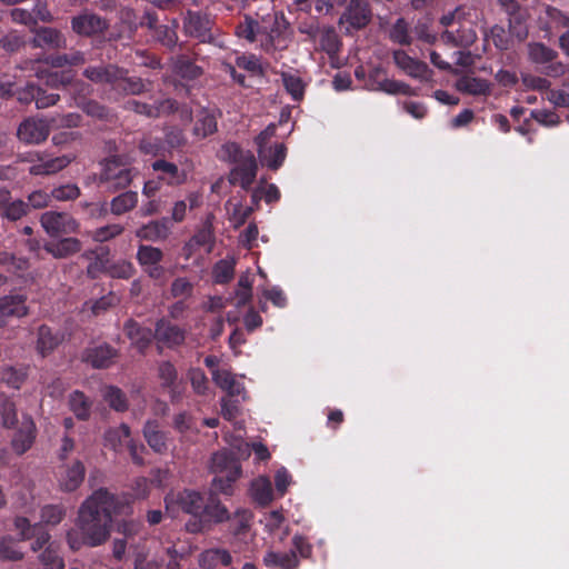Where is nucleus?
<instances>
[{"label": "nucleus", "mask_w": 569, "mask_h": 569, "mask_svg": "<svg viewBox=\"0 0 569 569\" xmlns=\"http://www.w3.org/2000/svg\"><path fill=\"white\" fill-rule=\"evenodd\" d=\"M117 512L113 495L99 489L88 497L78 510L74 527L67 532V542L72 550L83 546L98 547L110 536L112 513Z\"/></svg>", "instance_id": "nucleus-1"}, {"label": "nucleus", "mask_w": 569, "mask_h": 569, "mask_svg": "<svg viewBox=\"0 0 569 569\" xmlns=\"http://www.w3.org/2000/svg\"><path fill=\"white\" fill-rule=\"evenodd\" d=\"M234 451H219L212 456L211 471L216 476H228L229 480H237L241 475L240 459L250 456L249 443L239 440L232 445Z\"/></svg>", "instance_id": "nucleus-2"}, {"label": "nucleus", "mask_w": 569, "mask_h": 569, "mask_svg": "<svg viewBox=\"0 0 569 569\" xmlns=\"http://www.w3.org/2000/svg\"><path fill=\"white\" fill-rule=\"evenodd\" d=\"M134 174L128 162H123L119 157H112L103 163L100 182L106 184L108 190L116 191L128 187Z\"/></svg>", "instance_id": "nucleus-3"}, {"label": "nucleus", "mask_w": 569, "mask_h": 569, "mask_svg": "<svg viewBox=\"0 0 569 569\" xmlns=\"http://www.w3.org/2000/svg\"><path fill=\"white\" fill-rule=\"evenodd\" d=\"M40 223L46 233L52 238L76 233L79 222L67 212L46 211L40 217Z\"/></svg>", "instance_id": "nucleus-4"}, {"label": "nucleus", "mask_w": 569, "mask_h": 569, "mask_svg": "<svg viewBox=\"0 0 569 569\" xmlns=\"http://www.w3.org/2000/svg\"><path fill=\"white\" fill-rule=\"evenodd\" d=\"M166 511L171 517L177 516L176 505L187 513L192 516H201L203 515V498L200 493L196 491L186 490L177 496L173 493H169L164 498Z\"/></svg>", "instance_id": "nucleus-5"}, {"label": "nucleus", "mask_w": 569, "mask_h": 569, "mask_svg": "<svg viewBox=\"0 0 569 569\" xmlns=\"http://www.w3.org/2000/svg\"><path fill=\"white\" fill-rule=\"evenodd\" d=\"M76 159L74 154L50 157L37 152L30 159L29 173L32 176H51L67 168Z\"/></svg>", "instance_id": "nucleus-6"}, {"label": "nucleus", "mask_w": 569, "mask_h": 569, "mask_svg": "<svg viewBox=\"0 0 569 569\" xmlns=\"http://www.w3.org/2000/svg\"><path fill=\"white\" fill-rule=\"evenodd\" d=\"M366 87L371 91H382L388 94L417 96V91L408 83L389 79L380 69L370 71Z\"/></svg>", "instance_id": "nucleus-7"}, {"label": "nucleus", "mask_w": 569, "mask_h": 569, "mask_svg": "<svg viewBox=\"0 0 569 569\" xmlns=\"http://www.w3.org/2000/svg\"><path fill=\"white\" fill-rule=\"evenodd\" d=\"M104 440L112 449L118 450L122 445H126L130 451L132 461L136 465H143L142 453L146 451L142 445H136L130 438V428L127 425H121L118 428L110 429L104 435Z\"/></svg>", "instance_id": "nucleus-8"}, {"label": "nucleus", "mask_w": 569, "mask_h": 569, "mask_svg": "<svg viewBox=\"0 0 569 569\" xmlns=\"http://www.w3.org/2000/svg\"><path fill=\"white\" fill-rule=\"evenodd\" d=\"M257 161L251 151L242 156L241 161L234 164L229 174L231 184H239L242 189H249L257 176Z\"/></svg>", "instance_id": "nucleus-9"}, {"label": "nucleus", "mask_w": 569, "mask_h": 569, "mask_svg": "<svg viewBox=\"0 0 569 569\" xmlns=\"http://www.w3.org/2000/svg\"><path fill=\"white\" fill-rule=\"evenodd\" d=\"M271 23H278V17L276 14L263 18L261 22L246 17L244 21L237 27L236 32L238 37L249 42L258 40L260 34H268L270 40H272L273 29H270Z\"/></svg>", "instance_id": "nucleus-10"}, {"label": "nucleus", "mask_w": 569, "mask_h": 569, "mask_svg": "<svg viewBox=\"0 0 569 569\" xmlns=\"http://www.w3.org/2000/svg\"><path fill=\"white\" fill-rule=\"evenodd\" d=\"M50 128L49 120L29 118L19 126L17 133L21 141L38 144L48 138Z\"/></svg>", "instance_id": "nucleus-11"}, {"label": "nucleus", "mask_w": 569, "mask_h": 569, "mask_svg": "<svg viewBox=\"0 0 569 569\" xmlns=\"http://www.w3.org/2000/svg\"><path fill=\"white\" fill-rule=\"evenodd\" d=\"M393 61L407 76L420 81H428L431 78V70L428 66L410 56L403 50L393 52Z\"/></svg>", "instance_id": "nucleus-12"}, {"label": "nucleus", "mask_w": 569, "mask_h": 569, "mask_svg": "<svg viewBox=\"0 0 569 569\" xmlns=\"http://www.w3.org/2000/svg\"><path fill=\"white\" fill-rule=\"evenodd\" d=\"M183 30L186 34L198 39L201 42H210L211 20L208 16L200 12L189 11L183 20Z\"/></svg>", "instance_id": "nucleus-13"}, {"label": "nucleus", "mask_w": 569, "mask_h": 569, "mask_svg": "<svg viewBox=\"0 0 569 569\" xmlns=\"http://www.w3.org/2000/svg\"><path fill=\"white\" fill-rule=\"evenodd\" d=\"M36 425L30 416H22L19 427L11 439V447L17 455L27 452L36 439Z\"/></svg>", "instance_id": "nucleus-14"}, {"label": "nucleus", "mask_w": 569, "mask_h": 569, "mask_svg": "<svg viewBox=\"0 0 569 569\" xmlns=\"http://www.w3.org/2000/svg\"><path fill=\"white\" fill-rule=\"evenodd\" d=\"M371 19L368 0H350L349 6L342 17L340 23H349L352 29H361L366 27Z\"/></svg>", "instance_id": "nucleus-15"}, {"label": "nucleus", "mask_w": 569, "mask_h": 569, "mask_svg": "<svg viewBox=\"0 0 569 569\" xmlns=\"http://www.w3.org/2000/svg\"><path fill=\"white\" fill-rule=\"evenodd\" d=\"M83 76L98 84H108L114 90L116 84L122 78V69L116 64L93 66L83 70Z\"/></svg>", "instance_id": "nucleus-16"}, {"label": "nucleus", "mask_w": 569, "mask_h": 569, "mask_svg": "<svg viewBox=\"0 0 569 569\" xmlns=\"http://www.w3.org/2000/svg\"><path fill=\"white\" fill-rule=\"evenodd\" d=\"M86 468L80 460H74L64 465L58 476V483L63 491H74L80 487L84 479Z\"/></svg>", "instance_id": "nucleus-17"}, {"label": "nucleus", "mask_w": 569, "mask_h": 569, "mask_svg": "<svg viewBox=\"0 0 569 569\" xmlns=\"http://www.w3.org/2000/svg\"><path fill=\"white\" fill-rule=\"evenodd\" d=\"M107 22L98 14L84 11L71 19V29L79 36H92L102 32Z\"/></svg>", "instance_id": "nucleus-18"}, {"label": "nucleus", "mask_w": 569, "mask_h": 569, "mask_svg": "<svg viewBox=\"0 0 569 569\" xmlns=\"http://www.w3.org/2000/svg\"><path fill=\"white\" fill-rule=\"evenodd\" d=\"M457 26L458 28L455 30L447 29L443 31L440 37L441 41L453 47L466 48L472 44L477 39V34L470 24L465 20H460Z\"/></svg>", "instance_id": "nucleus-19"}, {"label": "nucleus", "mask_w": 569, "mask_h": 569, "mask_svg": "<svg viewBox=\"0 0 569 569\" xmlns=\"http://www.w3.org/2000/svg\"><path fill=\"white\" fill-rule=\"evenodd\" d=\"M28 313L26 299L22 296H4L0 298V327L13 318H21Z\"/></svg>", "instance_id": "nucleus-20"}, {"label": "nucleus", "mask_w": 569, "mask_h": 569, "mask_svg": "<svg viewBox=\"0 0 569 569\" xmlns=\"http://www.w3.org/2000/svg\"><path fill=\"white\" fill-rule=\"evenodd\" d=\"M158 377L161 386L168 389L172 401H178L183 392V386L178 381V373L173 365L170 362H162L158 368Z\"/></svg>", "instance_id": "nucleus-21"}, {"label": "nucleus", "mask_w": 569, "mask_h": 569, "mask_svg": "<svg viewBox=\"0 0 569 569\" xmlns=\"http://www.w3.org/2000/svg\"><path fill=\"white\" fill-rule=\"evenodd\" d=\"M63 340L60 331H53L50 327L42 325L37 330L36 350L41 357L50 355Z\"/></svg>", "instance_id": "nucleus-22"}, {"label": "nucleus", "mask_w": 569, "mask_h": 569, "mask_svg": "<svg viewBox=\"0 0 569 569\" xmlns=\"http://www.w3.org/2000/svg\"><path fill=\"white\" fill-rule=\"evenodd\" d=\"M154 338L159 343L171 348L181 345L186 335L178 326L167 320H160L156 326Z\"/></svg>", "instance_id": "nucleus-23"}, {"label": "nucleus", "mask_w": 569, "mask_h": 569, "mask_svg": "<svg viewBox=\"0 0 569 569\" xmlns=\"http://www.w3.org/2000/svg\"><path fill=\"white\" fill-rule=\"evenodd\" d=\"M32 46L36 48L63 49L67 47V39L61 31L43 27L36 31Z\"/></svg>", "instance_id": "nucleus-24"}, {"label": "nucleus", "mask_w": 569, "mask_h": 569, "mask_svg": "<svg viewBox=\"0 0 569 569\" xmlns=\"http://www.w3.org/2000/svg\"><path fill=\"white\" fill-rule=\"evenodd\" d=\"M171 224L168 218L153 220L143 224L136 231V237L147 241H159L166 239L170 233Z\"/></svg>", "instance_id": "nucleus-25"}, {"label": "nucleus", "mask_w": 569, "mask_h": 569, "mask_svg": "<svg viewBox=\"0 0 569 569\" xmlns=\"http://www.w3.org/2000/svg\"><path fill=\"white\" fill-rule=\"evenodd\" d=\"M258 156L261 164L277 170L286 159V147L283 143L260 144L258 146Z\"/></svg>", "instance_id": "nucleus-26"}, {"label": "nucleus", "mask_w": 569, "mask_h": 569, "mask_svg": "<svg viewBox=\"0 0 569 569\" xmlns=\"http://www.w3.org/2000/svg\"><path fill=\"white\" fill-rule=\"evenodd\" d=\"M143 437L148 446L157 453H163L168 449L167 433L160 429L157 420H148L143 427Z\"/></svg>", "instance_id": "nucleus-27"}, {"label": "nucleus", "mask_w": 569, "mask_h": 569, "mask_svg": "<svg viewBox=\"0 0 569 569\" xmlns=\"http://www.w3.org/2000/svg\"><path fill=\"white\" fill-rule=\"evenodd\" d=\"M153 171L159 172V180L171 186H179L186 182L187 172L180 170L174 163L166 160H157L151 164Z\"/></svg>", "instance_id": "nucleus-28"}, {"label": "nucleus", "mask_w": 569, "mask_h": 569, "mask_svg": "<svg viewBox=\"0 0 569 569\" xmlns=\"http://www.w3.org/2000/svg\"><path fill=\"white\" fill-rule=\"evenodd\" d=\"M124 331L127 337L131 340V343L140 351L143 352L144 349L150 345L152 338H154V333L149 328H143L139 326L133 320H128L124 325Z\"/></svg>", "instance_id": "nucleus-29"}, {"label": "nucleus", "mask_w": 569, "mask_h": 569, "mask_svg": "<svg viewBox=\"0 0 569 569\" xmlns=\"http://www.w3.org/2000/svg\"><path fill=\"white\" fill-rule=\"evenodd\" d=\"M44 250L54 258L62 259L81 250V242L77 238H62L44 244Z\"/></svg>", "instance_id": "nucleus-30"}, {"label": "nucleus", "mask_w": 569, "mask_h": 569, "mask_svg": "<svg viewBox=\"0 0 569 569\" xmlns=\"http://www.w3.org/2000/svg\"><path fill=\"white\" fill-rule=\"evenodd\" d=\"M212 380L214 383L228 392L230 397L241 396L244 393V387L234 375L228 370H213Z\"/></svg>", "instance_id": "nucleus-31"}, {"label": "nucleus", "mask_w": 569, "mask_h": 569, "mask_svg": "<svg viewBox=\"0 0 569 569\" xmlns=\"http://www.w3.org/2000/svg\"><path fill=\"white\" fill-rule=\"evenodd\" d=\"M456 88L463 93L471 96H489L491 92V83L485 79L463 76L456 82Z\"/></svg>", "instance_id": "nucleus-32"}, {"label": "nucleus", "mask_w": 569, "mask_h": 569, "mask_svg": "<svg viewBox=\"0 0 569 569\" xmlns=\"http://www.w3.org/2000/svg\"><path fill=\"white\" fill-rule=\"evenodd\" d=\"M116 357V351L107 345L89 348L86 351V361L94 368L109 367Z\"/></svg>", "instance_id": "nucleus-33"}, {"label": "nucleus", "mask_w": 569, "mask_h": 569, "mask_svg": "<svg viewBox=\"0 0 569 569\" xmlns=\"http://www.w3.org/2000/svg\"><path fill=\"white\" fill-rule=\"evenodd\" d=\"M146 21H142V24H147L150 29H153V37L157 41L161 42L163 46L168 48H173L177 44L178 37L174 28L169 26H156V19L150 14H146Z\"/></svg>", "instance_id": "nucleus-34"}, {"label": "nucleus", "mask_w": 569, "mask_h": 569, "mask_svg": "<svg viewBox=\"0 0 569 569\" xmlns=\"http://www.w3.org/2000/svg\"><path fill=\"white\" fill-rule=\"evenodd\" d=\"M129 104L137 113L146 114L147 117H160L162 114L170 113L176 109V102L170 99L162 100L152 106L138 101H131Z\"/></svg>", "instance_id": "nucleus-35"}, {"label": "nucleus", "mask_w": 569, "mask_h": 569, "mask_svg": "<svg viewBox=\"0 0 569 569\" xmlns=\"http://www.w3.org/2000/svg\"><path fill=\"white\" fill-rule=\"evenodd\" d=\"M250 492L253 500L261 506H267L273 499L271 481L264 476H261L251 482Z\"/></svg>", "instance_id": "nucleus-36"}, {"label": "nucleus", "mask_w": 569, "mask_h": 569, "mask_svg": "<svg viewBox=\"0 0 569 569\" xmlns=\"http://www.w3.org/2000/svg\"><path fill=\"white\" fill-rule=\"evenodd\" d=\"M263 563L269 568L293 569L298 565V559L293 551H269L263 557Z\"/></svg>", "instance_id": "nucleus-37"}, {"label": "nucleus", "mask_w": 569, "mask_h": 569, "mask_svg": "<svg viewBox=\"0 0 569 569\" xmlns=\"http://www.w3.org/2000/svg\"><path fill=\"white\" fill-rule=\"evenodd\" d=\"M232 561L231 555L224 549H209L199 557V565L207 569L218 566H229Z\"/></svg>", "instance_id": "nucleus-38"}, {"label": "nucleus", "mask_w": 569, "mask_h": 569, "mask_svg": "<svg viewBox=\"0 0 569 569\" xmlns=\"http://www.w3.org/2000/svg\"><path fill=\"white\" fill-rule=\"evenodd\" d=\"M202 517L209 521L222 522L229 519L228 509L221 505L214 493L210 492L204 503Z\"/></svg>", "instance_id": "nucleus-39"}, {"label": "nucleus", "mask_w": 569, "mask_h": 569, "mask_svg": "<svg viewBox=\"0 0 569 569\" xmlns=\"http://www.w3.org/2000/svg\"><path fill=\"white\" fill-rule=\"evenodd\" d=\"M283 87L293 100L299 101L305 94L306 83L297 71H284L281 73Z\"/></svg>", "instance_id": "nucleus-40"}, {"label": "nucleus", "mask_w": 569, "mask_h": 569, "mask_svg": "<svg viewBox=\"0 0 569 569\" xmlns=\"http://www.w3.org/2000/svg\"><path fill=\"white\" fill-rule=\"evenodd\" d=\"M92 402L83 392L76 390L69 396V408L80 420H87L90 417Z\"/></svg>", "instance_id": "nucleus-41"}, {"label": "nucleus", "mask_w": 569, "mask_h": 569, "mask_svg": "<svg viewBox=\"0 0 569 569\" xmlns=\"http://www.w3.org/2000/svg\"><path fill=\"white\" fill-rule=\"evenodd\" d=\"M38 560L42 569H62L64 566L59 548L54 543L48 545L39 552Z\"/></svg>", "instance_id": "nucleus-42"}, {"label": "nucleus", "mask_w": 569, "mask_h": 569, "mask_svg": "<svg viewBox=\"0 0 569 569\" xmlns=\"http://www.w3.org/2000/svg\"><path fill=\"white\" fill-rule=\"evenodd\" d=\"M138 203V193L134 191H126L114 197L110 202V210L116 216H121Z\"/></svg>", "instance_id": "nucleus-43"}, {"label": "nucleus", "mask_w": 569, "mask_h": 569, "mask_svg": "<svg viewBox=\"0 0 569 569\" xmlns=\"http://www.w3.org/2000/svg\"><path fill=\"white\" fill-rule=\"evenodd\" d=\"M86 62V56L82 51L73 50L69 53H62L49 57L47 63L53 68H62L64 66L78 67Z\"/></svg>", "instance_id": "nucleus-44"}, {"label": "nucleus", "mask_w": 569, "mask_h": 569, "mask_svg": "<svg viewBox=\"0 0 569 569\" xmlns=\"http://www.w3.org/2000/svg\"><path fill=\"white\" fill-rule=\"evenodd\" d=\"M236 260L233 258H226L218 261L212 270L214 282L226 283L230 281L234 273Z\"/></svg>", "instance_id": "nucleus-45"}, {"label": "nucleus", "mask_w": 569, "mask_h": 569, "mask_svg": "<svg viewBox=\"0 0 569 569\" xmlns=\"http://www.w3.org/2000/svg\"><path fill=\"white\" fill-rule=\"evenodd\" d=\"M162 251L151 246H140L137 252V260L142 269L160 263L162 260Z\"/></svg>", "instance_id": "nucleus-46"}, {"label": "nucleus", "mask_w": 569, "mask_h": 569, "mask_svg": "<svg viewBox=\"0 0 569 569\" xmlns=\"http://www.w3.org/2000/svg\"><path fill=\"white\" fill-rule=\"evenodd\" d=\"M0 370H1V372H0L1 380L3 382H6L9 387H12L14 389H19L27 377V373L24 370L16 369V368H13L11 366H7L4 363H2L0 366Z\"/></svg>", "instance_id": "nucleus-47"}, {"label": "nucleus", "mask_w": 569, "mask_h": 569, "mask_svg": "<svg viewBox=\"0 0 569 569\" xmlns=\"http://www.w3.org/2000/svg\"><path fill=\"white\" fill-rule=\"evenodd\" d=\"M146 84L140 78H128L127 72L122 69V78L116 84L114 90L126 94H139L144 91Z\"/></svg>", "instance_id": "nucleus-48"}, {"label": "nucleus", "mask_w": 569, "mask_h": 569, "mask_svg": "<svg viewBox=\"0 0 569 569\" xmlns=\"http://www.w3.org/2000/svg\"><path fill=\"white\" fill-rule=\"evenodd\" d=\"M217 130V122L212 114L201 112L198 116L197 122L193 128V133L199 138H204Z\"/></svg>", "instance_id": "nucleus-49"}, {"label": "nucleus", "mask_w": 569, "mask_h": 569, "mask_svg": "<svg viewBox=\"0 0 569 569\" xmlns=\"http://www.w3.org/2000/svg\"><path fill=\"white\" fill-rule=\"evenodd\" d=\"M66 516V510L60 505H47L41 508V522L48 526L59 525Z\"/></svg>", "instance_id": "nucleus-50"}, {"label": "nucleus", "mask_w": 569, "mask_h": 569, "mask_svg": "<svg viewBox=\"0 0 569 569\" xmlns=\"http://www.w3.org/2000/svg\"><path fill=\"white\" fill-rule=\"evenodd\" d=\"M104 271L112 278L128 279L132 277L134 267L130 261L118 260L107 264Z\"/></svg>", "instance_id": "nucleus-51"}, {"label": "nucleus", "mask_w": 569, "mask_h": 569, "mask_svg": "<svg viewBox=\"0 0 569 569\" xmlns=\"http://www.w3.org/2000/svg\"><path fill=\"white\" fill-rule=\"evenodd\" d=\"M174 71L180 77L189 80L198 78L202 72L201 68L196 66L187 57H180L177 59L174 62Z\"/></svg>", "instance_id": "nucleus-52"}, {"label": "nucleus", "mask_w": 569, "mask_h": 569, "mask_svg": "<svg viewBox=\"0 0 569 569\" xmlns=\"http://www.w3.org/2000/svg\"><path fill=\"white\" fill-rule=\"evenodd\" d=\"M390 39L399 44H410L411 37L409 33V24L403 18L397 19L389 31Z\"/></svg>", "instance_id": "nucleus-53"}, {"label": "nucleus", "mask_w": 569, "mask_h": 569, "mask_svg": "<svg viewBox=\"0 0 569 569\" xmlns=\"http://www.w3.org/2000/svg\"><path fill=\"white\" fill-rule=\"evenodd\" d=\"M557 52L542 43L529 44V57L536 63H547L552 61Z\"/></svg>", "instance_id": "nucleus-54"}, {"label": "nucleus", "mask_w": 569, "mask_h": 569, "mask_svg": "<svg viewBox=\"0 0 569 569\" xmlns=\"http://www.w3.org/2000/svg\"><path fill=\"white\" fill-rule=\"evenodd\" d=\"M252 297V280L249 277V273H243L240 276L238 281V288L236 290V305L238 307L246 305L250 301Z\"/></svg>", "instance_id": "nucleus-55"}, {"label": "nucleus", "mask_w": 569, "mask_h": 569, "mask_svg": "<svg viewBox=\"0 0 569 569\" xmlns=\"http://www.w3.org/2000/svg\"><path fill=\"white\" fill-rule=\"evenodd\" d=\"M28 212V204L27 202L16 199L10 200L4 209L0 212L1 216L8 220L16 221L21 219L23 216H26Z\"/></svg>", "instance_id": "nucleus-56"}, {"label": "nucleus", "mask_w": 569, "mask_h": 569, "mask_svg": "<svg viewBox=\"0 0 569 569\" xmlns=\"http://www.w3.org/2000/svg\"><path fill=\"white\" fill-rule=\"evenodd\" d=\"M103 398L117 411H124L128 407L123 392L116 387H107L103 391Z\"/></svg>", "instance_id": "nucleus-57"}, {"label": "nucleus", "mask_w": 569, "mask_h": 569, "mask_svg": "<svg viewBox=\"0 0 569 569\" xmlns=\"http://www.w3.org/2000/svg\"><path fill=\"white\" fill-rule=\"evenodd\" d=\"M23 558V553L17 548L11 538H0V559L17 561Z\"/></svg>", "instance_id": "nucleus-58"}, {"label": "nucleus", "mask_w": 569, "mask_h": 569, "mask_svg": "<svg viewBox=\"0 0 569 569\" xmlns=\"http://www.w3.org/2000/svg\"><path fill=\"white\" fill-rule=\"evenodd\" d=\"M123 232V227L119 223L100 227L92 231L91 237L97 242L109 241Z\"/></svg>", "instance_id": "nucleus-59"}, {"label": "nucleus", "mask_w": 569, "mask_h": 569, "mask_svg": "<svg viewBox=\"0 0 569 569\" xmlns=\"http://www.w3.org/2000/svg\"><path fill=\"white\" fill-rule=\"evenodd\" d=\"M80 196V189L74 183H67L53 188L51 191L52 199L57 201L74 200Z\"/></svg>", "instance_id": "nucleus-60"}, {"label": "nucleus", "mask_w": 569, "mask_h": 569, "mask_svg": "<svg viewBox=\"0 0 569 569\" xmlns=\"http://www.w3.org/2000/svg\"><path fill=\"white\" fill-rule=\"evenodd\" d=\"M140 150L144 154L156 157L164 154L166 146L162 143L160 138L149 136L141 140Z\"/></svg>", "instance_id": "nucleus-61"}, {"label": "nucleus", "mask_w": 569, "mask_h": 569, "mask_svg": "<svg viewBox=\"0 0 569 569\" xmlns=\"http://www.w3.org/2000/svg\"><path fill=\"white\" fill-rule=\"evenodd\" d=\"M51 128H76L80 124L81 117L78 113L58 114L49 119Z\"/></svg>", "instance_id": "nucleus-62"}, {"label": "nucleus", "mask_w": 569, "mask_h": 569, "mask_svg": "<svg viewBox=\"0 0 569 569\" xmlns=\"http://www.w3.org/2000/svg\"><path fill=\"white\" fill-rule=\"evenodd\" d=\"M247 151H243L240 149V147L234 142H228L223 144L219 151V157L222 160L233 162L237 164L241 161V158L243 154H246Z\"/></svg>", "instance_id": "nucleus-63"}, {"label": "nucleus", "mask_w": 569, "mask_h": 569, "mask_svg": "<svg viewBox=\"0 0 569 569\" xmlns=\"http://www.w3.org/2000/svg\"><path fill=\"white\" fill-rule=\"evenodd\" d=\"M189 379L192 389L198 395H204L208 389V380L204 372L200 369H191L189 371Z\"/></svg>", "instance_id": "nucleus-64"}]
</instances>
